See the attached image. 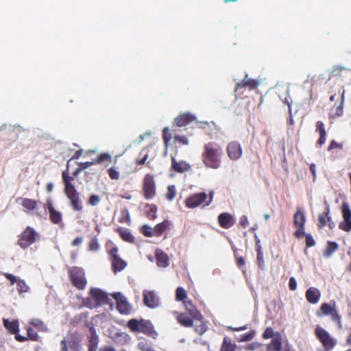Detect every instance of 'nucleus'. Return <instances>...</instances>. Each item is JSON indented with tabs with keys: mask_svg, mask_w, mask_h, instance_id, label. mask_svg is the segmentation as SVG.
Listing matches in <instances>:
<instances>
[{
	"mask_svg": "<svg viewBox=\"0 0 351 351\" xmlns=\"http://www.w3.org/2000/svg\"><path fill=\"white\" fill-rule=\"evenodd\" d=\"M69 162L70 160H68L66 169L62 173V178L64 186V192L69 200V205L73 210L80 212L83 210V204L79 193L71 182L74 180V177L69 176Z\"/></svg>",
	"mask_w": 351,
	"mask_h": 351,
	"instance_id": "1",
	"label": "nucleus"
},
{
	"mask_svg": "<svg viewBox=\"0 0 351 351\" xmlns=\"http://www.w3.org/2000/svg\"><path fill=\"white\" fill-rule=\"evenodd\" d=\"M222 149L215 142H208L204 146L202 161L207 168L219 169L221 165Z\"/></svg>",
	"mask_w": 351,
	"mask_h": 351,
	"instance_id": "2",
	"label": "nucleus"
},
{
	"mask_svg": "<svg viewBox=\"0 0 351 351\" xmlns=\"http://www.w3.org/2000/svg\"><path fill=\"white\" fill-rule=\"evenodd\" d=\"M316 315L318 317L330 316V319L336 324L338 329L341 330L343 328L341 315L337 309V304L335 300H331L328 303H322L319 309L316 311Z\"/></svg>",
	"mask_w": 351,
	"mask_h": 351,
	"instance_id": "3",
	"label": "nucleus"
},
{
	"mask_svg": "<svg viewBox=\"0 0 351 351\" xmlns=\"http://www.w3.org/2000/svg\"><path fill=\"white\" fill-rule=\"evenodd\" d=\"M127 326L132 332H142L153 338L158 335L149 320L131 319L128 322Z\"/></svg>",
	"mask_w": 351,
	"mask_h": 351,
	"instance_id": "4",
	"label": "nucleus"
},
{
	"mask_svg": "<svg viewBox=\"0 0 351 351\" xmlns=\"http://www.w3.org/2000/svg\"><path fill=\"white\" fill-rule=\"evenodd\" d=\"M183 304L185 306L186 313L191 315L193 318H195L196 324L194 326L195 332L199 335H202L207 330V326L204 320L203 315L191 300H188Z\"/></svg>",
	"mask_w": 351,
	"mask_h": 351,
	"instance_id": "5",
	"label": "nucleus"
},
{
	"mask_svg": "<svg viewBox=\"0 0 351 351\" xmlns=\"http://www.w3.org/2000/svg\"><path fill=\"white\" fill-rule=\"evenodd\" d=\"M89 295L90 297L84 301V305L89 308L107 304L110 302L107 293L99 289L92 288L89 291Z\"/></svg>",
	"mask_w": 351,
	"mask_h": 351,
	"instance_id": "6",
	"label": "nucleus"
},
{
	"mask_svg": "<svg viewBox=\"0 0 351 351\" xmlns=\"http://www.w3.org/2000/svg\"><path fill=\"white\" fill-rule=\"evenodd\" d=\"M70 281L73 287L78 290H84L87 285L85 272L82 267H71L68 269Z\"/></svg>",
	"mask_w": 351,
	"mask_h": 351,
	"instance_id": "7",
	"label": "nucleus"
},
{
	"mask_svg": "<svg viewBox=\"0 0 351 351\" xmlns=\"http://www.w3.org/2000/svg\"><path fill=\"white\" fill-rule=\"evenodd\" d=\"M17 244L22 248L26 249L35 243L39 238V234L33 228L27 226L18 236Z\"/></svg>",
	"mask_w": 351,
	"mask_h": 351,
	"instance_id": "8",
	"label": "nucleus"
},
{
	"mask_svg": "<svg viewBox=\"0 0 351 351\" xmlns=\"http://www.w3.org/2000/svg\"><path fill=\"white\" fill-rule=\"evenodd\" d=\"M81 342L82 338L78 332L70 333L66 339H64L60 341V351H69L68 346L72 351H81Z\"/></svg>",
	"mask_w": 351,
	"mask_h": 351,
	"instance_id": "9",
	"label": "nucleus"
},
{
	"mask_svg": "<svg viewBox=\"0 0 351 351\" xmlns=\"http://www.w3.org/2000/svg\"><path fill=\"white\" fill-rule=\"evenodd\" d=\"M317 339L321 342L325 350H332L337 345V341L324 328L317 327L315 330Z\"/></svg>",
	"mask_w": 351,
	"mask_h": 351,
	"instance_id": "10",
	"label": "nucleus"
},
{
	"mask_svg": "<svg viewBox=\"0 0 351 351\" xmlns=\"http://www.w3.org/2000/svg\"><path fill=\"white\" fill-rule=\"evenodd\" d=\"M143 195L146 199H152L156 194L154 177L150 173L145 176L143 181Z\"/></svg>",
	"mask_w": 351,
	"mask_h": 351,
	"instance_id": "11",
	"label": "nucleus"
},
{
	"mask_svg": "<svg viewBox=\"0 0 351 351\" xmlns=\"http://www.w3.org/2000/svg\"><path fill=\"white\" fill-rule=\"evenodd\" d=\"M306 217L304 212L298 208L293 216V224L296 228L294 236L298 239H301L304 235V225Z\"/></svg>",
	"mask_w": 351,
	"mask_h": 351,
	"instance_id": "12",
	"label": "nucleus"
},
{
	"mask_svg": "<svg viewBox=\"0 0 351 351\" xmlns=\"http://www.w3.org/2000/svg\"><path fill=\"white\" fill-rule=\"evenodd\" d=\"M112 269L114 274L122 271L127 266V263L118 255V248L113 247L109 251Z\"/></svg>",
	"mask_w": 351,
	"mask_h": 351,
	"instance_id": "13",
	"label": "nucleus"
},
{
	"mask_svg": "<svg viewBox=\"0 0 351 351\" xmlns=\"http://www.w3.org/2000/svg\"><path fill=\"white\" fill-rule=\"evenodd\" d=\"M44 208L48 210L49 219L52 223L60 224L62 222V215L55 209L51 199H47L44 204Z\"/></svg>",
	"mask_w": 351,
	"mask_h": 351,
	"instance_id": "14",
	"label": "nucleus"
},
{
	"mask_svg": "<svg viewBox=\"0 0 351 351\" xmlns=\"http://www.w3.org/2000/svg\"><path fill=\"white\" fill-rule=\"evenodd\" d=\"M207 197L208 195L204 192L191 194L185 199V205L189 208H197L205 202Z\"/></svg>",
	"mask_w": 351,
	"mask_h": 351,
	"instance_id": "15",
	"label": "nucleus"
},
{
	"mask_svg": "<svg viewBox=\"0 0 351 351\" xmlns=\"http://www.w3.org/2000/svg\"><path fill=\"white\" fill-rule=\"evenodd\" d=\"M341 211L343 221L339 223V228L345 232H350L351 230V209L347 202L342 204Z\"/></svg>",
	"mask_w": 351,
	"mask_h": 351,
	"instance_id": "16",
	"label": "nucleus"
},
{
	"mask_svg": "<svg viewBox=\"0 0 351 351\" xmlns=\"http://www.w3.org/2000/svg\"><path fill=\"white\" fill-rule=\"evenodd\" d=\"M226 151L228 157L232 160L240 158L243 153L240 143L237 141L229 143L227 145Z\"/></svg>",
	"mask_w": 351,
	"mask_h": 351,
	"instance_id": "17",
	"label": "nucleus"
},
{
	"mask_svg": "<svg viewBox=\"0 0 351 351\" xmlns=\"http://www.w3.org/2000/svg\"><path fill=\"white\" fill-rule=\"evenodd\" d=\"M330 213V207L328 205L326 206L325 208V212L324 213H320L318 215V223L317 226L319 229L323 228L326 225L330 229H333L335 226V223L332 221L331 217L329 215Z\"/></svg>",
	"mask_w": 351,
	"mask_h": 351,
	"instance_id": "18",
	"label": "nucleus"
},
{
	"mask_svg": "<svg viewBox=\"0 0 351 351\" xmlns=\"http://www.w3.org/2000/svg\"><path fill=\"white\" fill-rule=\"evenodd\" d=\"M112 296L117 301V308L119 312L121 314H128L131 308L125 297L119 292L114 293Z\"/></svg>",
	"mask_w": 351,
	"mask_h": 351,
	"instance_id": "19",
	"label": "nucleus"
},
{
	"mask_svg": "<svg viewBox=\"0 0 351 351\" xmlns=\"http://www.w3.org/2000/svg\"><path fill=\"white\" fill-rule=\"evenodd\" d=\"M174 315H176V317L178 323L183 327H194L196 324L195 318H193L191 315L186 313L174 312Z\"/></svg>",
	"mask_w": 351,
	"mask_h": 351,
	"instance_id": "20",
	"label": "nucleus"
},
{
	"mask_svg": "<svg viewBox=\"0 0 351 351\" xmlns=\"http://www.w3.org/2000/svg\"><path fill=\"white\" fill-rule=\"evenodd\" d=\"M143 302L151 308H156L160 305L159 298L154 291H143Z\"/></svg>",
	"mask_w": 351,
	"mask_h": 351,
	"instance_id": "21",
	"label": "nucleus"
},
{
	"mask_svg": "<svg viewBox=\"0 0 351 351\" xmlns=\"http://www.w3.org/2000/svg\"><path fill=\"white\" fill-rule=\"evenodd\" d=\"M219 225L225 229H228L233 226L236 222L234 217L229 213H222L217 218Z\"/></svg>",
	"mask_w": 351,
	"mask_h": 351,
	"instance_id": "22",
	"label": "nucleus"
},
{
	"mask_svg": "<svg viewBox=\"0 0 351 351\" xmlns=\"http://www.w3.org/2000/svg\"><path fill=\"white\" fill-rule=\"evenodd\" d=\"M17 202L23 206L26 213L33 212L38 208V202L28 197H19Z\"/></svg>",
	"mask_w": 351,
	"mask_h": 351,
	"instance_id": "23",
	"label": "nucleus"
},
{
	"mask_svg": "<svg viewBox=\"0 0 351 351\" xmlns=\"http://www.w3.org/2000/svg\"><path fill=\"white\" fill-rule=\"evenodd\" d=\"M351 73V69L345 66L335 65L330 72V77H339L342 80Z\"/></svg>",
	"mask_w": 351,
	"mask_h": 351,
	"instance_id": "24",
	"label": "nucleus"
},
{
	"mask_svg": "<svg viewBox=\"0 0 351 351\" xmlns=\"http://www.w3.org/2000/svg\"><path fill=\"white\" fill-rule=\"evenodd\" d=\"M305 296L309 303L315 304L321 298V292L315 287H310L306 290Z\"/></svg>",
	"mask_w": 351,
	"mask_h": 351,
	"instance_id": "25",
	"label": "nucleus"
},
{
	"mask_svg": "<svg viewBox=\"0 0 351 351\" xmlns=\"http://www.w3.org/2000/svg\"><path fill=\"white\" fill-rule=\"evenodd\" d=\"M195 120V117L189 112L180 114L175 119V123L178 127L185 126Z\"/></svg>",
	"mask_w": 351,
	"mask_h": 351,
	"instance_id": "26",
	"label": "nucleus"
},
{
	"mask_svg": "<svg viewBox=\"0 0 351 351\" xmlns=\"http://www.w3.org/2000/svg\"><path fill=\"white\" fill-rule=\"evenodd\" d=\"M156 264L160 267H167L169 265V258L168 255L162 250H156L155 252Z\"/></svg>",
	"mask_w": 351,
	"mask_h": 351,
	"instance_id": "27",
	"label": "nucleus"
},
{
	"mask_svg": "<svg viewBox=\"0 0 351 351\" xmlns=\"http://www.w3.org/2000/svg\"><path fill=\"white\" fill-rule=\"evenodd\" d=\"M171 168L176 172L184 173L189 171L191 166L186 161L178 162L174 157H171Z\"/></svg>",
	"mask_w": 351,
	"mask_h": 351,
	"instance_id": "28",
	"label": "nucleus"
},
{
	"mask_svg": "<svg viewBox=\"0 0 351 351\" xmlns=\"http://www.w3.org/2000/svg\"><path fill=\"white\" fill-rule=\"evenodd\" d=\"M258 82L256 80L247 78V77L241 82L238 83L235 87L234 92L237 93L243 88L248 87L250 89H255L257 88Z\"/></svg>",
	"mask_w": 351,
	"mask_h": 351,
	"instance_id": "29",
	"label": "nucleus"
},
{
	"mask_svg": "<svg viewBox=\"0 0 351 351\" xmlns=\"http://www.w3.org/2000/svg\"><path fill=\"white\" fill-rule=\"evenodd\" d=\"M90 335L88 337V351H97L98 343H99V337L97 335L96 330L95 328H92L90 329Z\"/></svg>",
	"mask_w": 351,
	"mask_h": 351,
	"instance_id": "30",
	"label": "nucleus"
},
{
	"mask_svg": "<svg viewBox=\"0 0 351 351\" xmlns=\"http://www.w3.org/2000/svg\"><path fill=\"white\" fill-rule=\"evenodd\" d=\"M116 232L119 234L121 238L128 243H133L135 241L134 237L132 234L129 229L123 227H119Z\"/></svg>",
	"mask_w": 351,
	"mask_h": 351,
	"instance_id": "31",
	"label": "nucleus"
},
{
	"mask_svg": "<svg viewBox=\"0 0 351 351\" xmlns=\"http://www.w3.org/2000/svg\"><path fill=\"white\" fill-rule=\"evenodd\" d=\"M171 226V221L168 219H165L162 222L156 224L154 228L155 237H160L167 229Z\"/></svg>",
	"mask_w": 351,
	"mask_h": 351,
	"instance_id": "32",
	"label": "nucleus"
},
{
	"mask_svg": "<svg viewBox=\"0 0 351 351\" xmlns=\"http://www.w3.org/2000/svg\"><path fill=\"white\" fill-rule=\"evenodd\" d=\"M4 327L12 334H16L19 332V322L13 320L10 322L8 319H3Z\"/></svg>",
	"mask_w": 351,
	"mask_h": 351,
	"instance_id": "33",
	"label": "nucleus"
},
{
	"mask_svg": "<svg viewBox=\"0 0 351 351\" xmlns=\"http://www.w3.org/2000/svg\"><path fill=\"white\" fill-rule=\"evenodd\" d=\"M108 161L109 162H112V156L108 153H101L99 154L97 158L93 159L92 161H89L91 163V166L97 164H101L104 162Z\"/></svg>",
	"mask_w": 351,
	"mask_h": 351,
	"instance_id": "34",
	"label": "nucleus"
},
{
	"mask_svg": "<svg viewBox=\"0 0 351 351\" xmlns=\"http://www.w3.org/2000/svg\"><path fill=\"white\" fill-rule=\"evenodd\" d=\"M339 245L335 241H328L327 246L326 250L323 252V255L324 257L328 258L332 256V254L338 250Z\"/></svg>",
	"mask_w": 351,
	"mask_h": 351,
	"instance_id": "35",
	"label": "nucleus"
},
{
	"mask_svg": "<svg viewBox=\"0 0 351 351\" xmlns=\"http://www.w3.org/2000/svg\"><path fill=\"white\" fill-rule=\"evenodd\" d=\"M282 341L280 337L274 338L271 343L267 346V351H280Z\"/></svg>",
	"mask_w": 351,
	"mask_h": 351,
	"instance_id": "36",
	"label": "nucleus"
},
{
	"mask_svg": "<svg viewBox=\"0 0 351 351\" xmlns=\"http://www.w3.org/2000/svg\"><path fill=\"white\" fill-rule=\"evenodd\" d=\"M236 345L232 342L230 338L226 337L223 338L220 351H235Z\"/></svg>",
	"mask_w": 351,
	"mask_h": 351,
	"instance_id": "37",
	"label": "nucleus"
},
{
	"mask_svg": "<svg viewBox=\"0 0 351 351\" xmlns=\"http://www.w3.org/2000/svg\"><path fill=\"white\" fill-rule=\"evenodd\" d=\"M176 300L177 301H181L183 303L188 300L187 294L184 288L179 287L176 289Z\"/></svg>",
	"mask_w": 351,
	"mask_h": 351,
	"instance_id": "38",
	"label": "nucleus"
},
{
	"mask_svg": "<svg viewBox=\"0 0 351 351\" xmlns=\"http://www.w3.org/2000/svg\"><path fill=\"white\" fill-rule=\"evenodd\" d=\"M256 252H257V256H256L257 265L260 269H263L265 267V261H264V257H263V253L261 250V246L260 245H257Z\"/></svg>",
	"mask_w": 351,
	"mask_h": 351,
	"instance_id": "39",
	"label": "nucleus"
},
{
	"mask_svg": "<svg viewBox=\"0 0 351 351\" xmlns=\"http://www.w3.org/2000/svg\"><path fill=\"white\" fill-rule=\"evenodd\" d=\"M119 223H125L128 224H130L131 218L129 210L127 208H123L121 210V216L119 219Z\"/></svg>",
	"mask_w": 351,
	"mask_h": 351,
	"instance_id": "40",
	"label": "nucleus"
},
{
	"mask_svg": "<svg viewBox=\"0 0 351 351\" xmlns=\"http://www.w3.org/2000/svg\"><path fill=\"white\" fill-rule=\"evenodd\" d=\"M140 232L147 237H155L154 228L147 224L143 225L140 228Z\"/></svg>",
	"mask_w": 351,
	"mask_h": 351,
	"instance_id": "41",
	"label": "nucleus"
},
{
	"mask_svg": "<svg viewBox=\"0 0 351 351\" xmlns=\"http://www.w3.org/2000/svg\"><path fill=\"white\" fill-rule=\"evenodd\" d=\"M146 206L149 208V210L147 211V215L149 219H156L157 218V206L154 204H147Z\"/></svg>",
	"mask_w": 351,
	"mask_h": 351,
	"instance_id": "42",
	"label": "nucleus"
},
{
	"mask_svg": "<svg viewBox=\"0 0 351 351\" xmlns=\"http://www.w3.org/2000/svg\"><path fill=\"white\" fill-rule=\"evenodd\" d=\"M108 174L110 179L117 180L120 178V173L115 167H112L108 169Z\"/></svg>",
	"mask_w": 351,
	"mask_h": 351,
	"instance_id": "43",
	"label": "nucleus"
},
{
	"mask_svg": "<svg viewBox=\"0 0 351 351\" xmlns=\"http://www.w3.org/2000/svg\"><path fill=\"white\" fill-rule=\"evenodd\" d=\"M17 291L19 294L27 293L29 291V287L23 280H19L17 282Z\"/></svg>",
	"mask_w": 351,
	"mask_h": 351,
	"instance_id": "44",
	"label": "nucleus"
},
{
	"mask_svg": "<svg viewBox=\"0 0 351 351\" xmlns=\"http://www.w3.org/2000/svg\"><path fill=\"white\" fill-rule=\"evenodd\" d=\"M176 195V189L174 185H169L167 187L166 197L169 201L173 200Z\"/></svg>",
	"mask_w": 351,
	"mask_h": 351,
	"instance_id": "45",
	"label": "nucleus"
},
{
	"mask_svg": "<svg viewBox=\"0 0 351 351\" xmlns=\"http://www.w3.org/2000/svg\"><path fill=\"white\" fill-rule=\"evenodd\" d=\"M100 245L98 242V239L96 237L92 238L88 243V250L90 251H98Z\"/></svg>",
	"mask_w": 351,
	"mask_h": 351,
	"instance_id": "46",
	"label": "nucleus"
},
{
	"mask_svg": "<svg viewBox=\"0 0 351 351\" xmlns=\"http://www.w3.org/2000/svg\"><path fill=\"white\" fill-rule=\"evenodd\" d=\"M27 338H28V339L32 340V341H38L39 336H38L37 332L35 331L32 328L28 327L27 328Z\"/></svg>",
	"mask_w": 351,
	"mask_h": 351,
	"instance_id": "47",
	"label": "nucleus"
},
{
	"mask_svg": "<svg viewBox=\"0 0 351 351\" xmlns=\"http://www.w3.org/2000/svg\"><path fill=\"white\" fill-rule=\"evenodd\" d=\"M341 104L337 106L335 109V113L334 114L333 117H339L343 114V99H344V90H343L341 94Z\"/></svg>",
	"mask_w": 351,
	"mask_h": 351,
	"instance_id": "48",
	"label": "nucleus"
},
{
	"mask_svg": "<svg viewBox=\"0 0 351 351\" xmlns=\"http://www.w3.org/2000/svg\"><path fill=\"white\" fill-rule=\"evenodd\" d=\"M143 154V152H142L141 154H140V156L136 159V165H145L147 158H148V154L147 153H145L144 154Z\"/></svg>",
	"mask_w": 351,
	"mask_h": 351,
	"instance_id": "49",
	"label": "nucleus"
},
{
	"mask_svg": "<svg viewBox=\"0 0 351 351\" xmlns=\"http://www.w3.org/2000/svg\"><path fill=\"white\" fill-rule=\"evenodd\" d=\"M162 138L166 145L171 140L172 136L170 130L167 128H165L162 130Z\"/></svg>",
	"mask_w": 351,
	"mask_h": 351,
	"instance_id": "50",
	"label": "nucleus"
},
{
	"mask_svg": "<svg viewBox=\"0 0 351 351\" xmlns=\"http://www.w3.org/2000/svg\"><path fill=\"white\" fill-rule=\"evenodd\" d=\"M100 202V197L97 195H91L88 199V204L90 206H96Z\"/></svg>",
	"mask_w": 351,
	"mask_h": 351,
	"instance_id": "51",
	"label": "nucleus"
},
{
	"mask_svg": "<svg viewBox=\"0 0 351 351\" xmlns=\"http://www.w3.org/2000/svg\"><path fill=\"white\" fill-rule=\"evenodd\" d=\"M304 237H305V242L306 247H311L315 245V241L312 235L309 234H305Z\"/></svg>",
	"mask_w": 351,
	"mask_h": 351,
	"instance_id": "52",
	"label": "nucleus"
},
{
	"mask_svg": "<svg viewBox=\"0 0 351 351\" xmlns=\"http://www.w3.org/2000/svg\"><path fill=\"white\" fill-rule=\"evenodd\" d=\"M256 332L254 330L251 331L250 332L244 334L241 336L240 339V341H251L255 336Z\"/></svg>",
	"mask_w": 351,
	"mask_h": 351,
	"instance_id": "53",
	"label": "nucleus"
},
{
	"mask_svg": "<svg viewBox=\"0 0 351 351\" xmlns=\"http://www.w3.org/2000/svg\"><path fill=\"white\" fill-rule=\"evenodd\" d=\"M174 141L181 145H188L189 140L185 136L176 135L174 136Z\"/></svg>",
	"mask_w": 351,
	"mask_h": 351,
	"instance_id": "54",
	"label": "nucleus"
},
{
	"mask_svg": "<svg viewBox=\"0 0 351 351\" xmlns=\"http://www.w3.org/2000/svg\"><path fill=\"white\" fill-rule=\"evenodd\" d=\"M316 132H319V134L326 133L324 124L322 121H318L316 122Z\"/></svg>",
	"mask_w": 351,
	"mask_h": 351,
	"instance_id": "55",
	"label": "nucleus"
},
{
	"mask_svg": "<svg viewBox=\"0 0 351 351\" xmlns=\"http://www.w3.org/2000/svg\"><path fill=\"white\" fill-rule=\"evenodd\" d=\"M274 336V330L271 327H268L265 329L263 334V338L265 339H269Z\"/></svg>",
	"mask_w": 351,
	"mask_h": 351,
	"instance_id": "56",
	"label": "nucleus"
},
{
	"mask_svg": "<svg viewBox=\"0 0 351 351\" xmlns=\"http://www.w3.org/2000/svg\"><path fill=\"white\" fill-rule=\"evenodd\" d=\"M239 224L243 228H246L248 226L249 221H248L247 217L246 215H242L240 217Z\"/></svg>",
	"mask_w": 351,
	"mask_h": 351,
	"instance_id": "57",
	"label": "nucleus"
},
{
	"mask_svg": "<svg viewBox=\"0 0 351 351\" xmlns=\"http://www.w3.org/2000/svg\"><path fill=\"white\" fill-rule=\"evenodd\" d=\"M151 347L146 341H141L138 344V348L141 351H148Z\"/></svg>",
	"mask_w": 351,
	"mask_h": 351,
	"instance_id": "58",
	"label": "nucleus"
},
{
	"mask_svg": "<svg viewBox=\"0 0 351 351\" xmlns=\"http://www.w3.org/2000/svg\"><path fill=\"white\" fill-rule=\"evenodd\" d=\"M326 139V133L320 134L319 138H318V140L316 143V145L317 147L322 146L325 143Z\"/></svg>",
	"mask_w": 351,
	"mask_h": 351,
	"instance_id": "59",
	"label": "nucleus"
},
{
	"mask_svg": "<svg viewBox=\"0 0 351 351\" xmlns=\"http://www.w3.org/2000/svg\"><path fill=\"white\" fill-rule=\"evenodd\" d=\"M3 276L8 280H10L11 285H13L14 283H17L18 280L16 277L11 274H9V273H4L3 274Z\"/></svg>",
	"mask_w": 351,
	"mask_h": 351,
	"instance_id": "60",
	"label": "nucleus"
},
{
	"mask_svg": "<svg viewBox=\"0 0 351 351\" xmlns=\"http://www.w3.org/2000/svg\"><path fill=\"white\" fill-rule=\"evenodd\" d=\"M342 147H343V146L341 144H339L333 140L331 141L330 145L328 146V150L331 151V150H332L334 149H337V148L342 149Z\"/></svg>",
	"mask_w": 351,
	"mask_h": 351,
	"instance_id": "61",
	"label": "nucleus"
},
{
	"mask_svg": "<svg viewBox=\"0 0 351 351\" xmlns=\"http://www.w3.org/2000/svg\"><path fill=\"white\" fill-rule=\"evenodd\" d=\"M289 288L291 291H295L297 288V282L293 277H291L289 281Z\"/></svg>",
	"mask_w": 351,
	"mask_h": 351,
	"instance_id": "62",
	"label": "nucleus"
},
{
	"mask_svg": "<svg viewBox=\"0 0 351 351\" xmlns=\"http://www.w3.org/2000/svg\"><path fill=\"white\" fill-rule=\"evenodd\" d=\"M29 324L36 328H39L43 325V322L38 319H32Z\"/></svg>",
	"mask_w": 351,
	"mask_h": 351,
	"instance_id": "63",
	"label": "nucleus"
},
{
	"mask_svg": "<svg viewBox=\"0 0 351 351\" xmlns=\"http://www.w3.org/2000/svg\"><path fill=\"white\" fill-rule=\"evenodd\" d=\"M236 263L238 267L241 268L244 267L245 264V259L243 257L236 256Z\"/></svg>",
	"mask_w": 351,
	"mask_h": 351,
	"instance_id": "64",
	"label": "nucleus"
}]
</instances>
